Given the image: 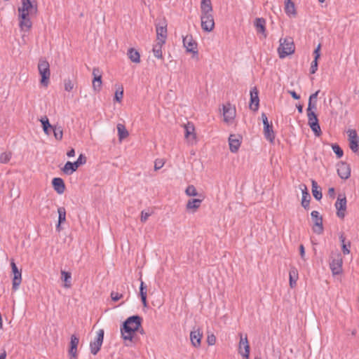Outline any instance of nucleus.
I'll return each instance as SVG.
<instances>
[{
  "label": "nucleus",
  "instance_id": "f257e3e1",
  "mask_svg": "<svg viewBox=\"0 0 359 359\" xmlns=\"http://www.w3.org/2000/svg\"><path fill=\"white\" fill-rule=\"evenodd\" d=\"M142 318L137 315L128 317L121 327V337L127 346H131L136 340L135 332L141 328Z\"/></svg>",
  "mask_w": 359,
  "mask_h": 359
},
{
  "label": "nucleus",
  "instance_id": "f03ea898",
  "mask_svg": "<svg viewBox=\"0 0 359 359\" xmlns=\"http://www.w3.org/2000/svg\"><path fill=\"white\" fill-rule=\"evenodd\" d=\"M38 70L41 76L40 83L47 87L50 82V70L48 62L44 58H40L38 63Z\"/></svg>",
  "mask_w": 359,
  "mask_h": 359
},
{
  "label": "nucleus",
  "instance_id": "7ed1b4c3",
  "mask_svg": "<svg viewBox=\"0 0 359 359\" xmlns=\"http://www.w3.org/2000/svg\"><path fill=\"white\" fill-rule=\"evenodd\" d=\"M294 49V44L292 38H281L280 39V46L278 48L280 58H285L286 56L292 54Z\"/></svg>",
  "mask_w": 359,
  "mask_h": 359
},
{
  "label": "nucleus",
  "instance_id": "20e7f679",
  "mask_svg": "<svg viewBox=\"0 0 359 359\" xmlns=\"http://www.w3.org/2000/svg\"><path fill=\"white\" fill-rule=\"evenodd\" d=\"M343 259L339 252L332 253L330 267L333 275H339L342 272Z\"/></svg>",
  "mask_w": 359,
  "mask_h": 359
},
{
  "label": "nucleus",
  "instance_id": "39448f33",
  "mask_svg": "<svg viewBox=\"0 0 359 359\" xmlns=\"http://www.w3.org/2000/svg\"><path fill=\"white\" fill-rule=\"evenodd\" d=\"M86 163V157L83 154H80L78 159L74 163L67 161L62 168V171L66 175H71L75 172L80 165H83Z\"/></svg>",
  "mask_w": 359,
  "mask_h": 359
},
{
  "label": "nucleus",
  "instance_id": "423d86ee",
  "mask_svg": "<svg viewBox=\"0 0 359 359\" xmlns=\"http://www.w3.org/2000/svg\"><path fill=\"white\" fill-rule=\"evenodd\" d=\"M183 45L186 48L187 52L193 53V57L198 55V43L193 39L192 35L187 34L185 36H183Z\"/></svg>",
  "mask_w": 359,
  "mask_h": 359
},
{
  "label": "nucleus",
  "instance_id": "0eeeda50",
  "mask_svg": "<svg viewBox=\"0 0 359 359\" xmlns=\"http://www.w3.org/2000/svg\"><path fill=\"white\" fill-rule=\"evenodd\" d=\"M262 118L264 124V135L265 138L271 143L275 140V133L273 130L272 123H269L268 118L264 113L262 114Z\"/></svg>",
  "mask_w": 359,
  "mask_h": 359
},
{
  "label": "nucleus",
  "instance_id": "6e6552de",
  "mask_svg": "<svg viewBox=\"0 0 359 359\" xmlns=\"http://www.w3.org/2000/svg\"><path fill=\"white\" fill-rule=\"evenodd\" d=\"M18 13H22V15L36 13V0H22V6L18 8Z\"/></svg>",
  "mask_w": 359,
  "mask_h": 359
},
{
  "label": "nucleus",
  "instance_id": "1a4fd4ad",
  "mask_svg": "<svg viewBox=\"0 0 359 359\" xmlns=\"http://www.w3.org/2000/svg\"><path fill=\"white\" fill-rule=\"evenodd\" d=\"M308 124L314 134L319 137L322 134V131L319 125L317 115L315 112L307 113Z\"/></svg>",
  "mask_w": 359,
  "mask_h": 359
},
{
  "label": "nucleus",
  "instance_id": "9d476101",
  "mask_svg": "<svg viewBox=\"0 0 359 359\" xmlns=\"http://www.w3.org/2000/svg\"><path fill=\"white\" fill-rule=\"evenodd\" d=\"M311 218L314 222L312 229L314 233L321 234L323 232V217L319 212L313 210L311 213Z\"/></svg>",
  "mask_w": 359,
  "mask_h": 359
},
{
  "label": "nucleus",
  "instance_id": "9b49d317",
  "mask_svg": "<svg viewBox=\"0 0 359 359\" xmlns=\"http://www.w3.org/2000/svg\"><path fill=\"white\" fill-rule=\"evenodd\" d=\"M349 141V147L353 152L359 155V137L355 130L349 129L347 131Z\"/></svg>",
  "mask_w": 359,
  "mask_h": 359
},
{
  "label": "nucleus",
  "instance_id": "f8f14e48",
  "mask_svg": "<svg viewBox=\"0 0 359 359\" xmlns=\"http://www.w3.org/2000/svg\"><path fill=\"white\" fill-rule=\"evenodd\" d=\"M104 330L100 329L97 332L96 339L90 343V352L92 354L96 355L100 350L104 339Z\"/></svg>",
  "mask_w": 359,
  "mask_h": 359
},
{
  "label": "nucleus",
  "instance_id": "ddd939ff",
  "mask_svg": "<svg viewBox=\"0 0 359 359\" xmlns=\"http://www.w3.org/2000/svg\"><path fill=\"white\" fill-rule=\"evenodd\" d=\"M201 27L205 32H210L215 27L212 13L204 14L201 16Z\"/></svg>",
  "mask_w": 359,
  "mask_h": 359
},
{
  "label": "nucleus",
  "instance_id": "4468645a",
  "mask_svg": "<svg viewBox=\"0 0 359 359\" xmlns=\"http://www.w3.org/2000/svg\"><path fill=\"white\" fill-rule=\"evenodd\" d=\"M335 208L337 210V215L339 218H344L345 216V211L346 210V198L344 195L339 194L335 203Z\"/></svg>",
  "mask_w": 359,
  "mask_h": 359
},
{
  "label": "nucleus",
  "instance_id": "2eb2a0df",
  "mask_svg": "<svg viewBox=\"0 0 359 359\" xmlns=\"http://www.w3.org/2000/svg\"><path fill=\"white\" fill-rule=\"evenodd\" d=\"M79 343V339L75 334L71 336L69 347L68 350V355L69 359H77V347Z\"/></svg>",
  "mask_w": 359,
  "mask_h": 359
},
{
  "label": "nucleus",
  "instance_id": "dca6fc26",
  "mask_svg": "<svg viewBox=\"0 0 359 359\" xmlns=\"http://www.w3.org/2000/svg\"><path fill=\"white\" fill-rule=\"evenodd\" d=\"M238 353L243 355L245 359H249L250 355V345L248 341L247 336L243 338L241 334V339L239 342Z\"/></svg>",
  "mask_w": 359,
  "mask_h": 359
},
{
  "label": "nucleus",
  "instance_id": "f3484780",
  "mask_svg": "<svg viewBox=\"0 0 359 359\" xmlns=\"http://www.w3.org/2000/svg\"><path fill=\"white\" fill-rule=\"evenodd\" d=\"M337 174L344 180L349 178L351 175V168L349 165L344 161H341L337 164Z\"/></svg>",
  "mask_w": 359,
  "mask_h": 359
},
{
  "label": "nucleus",
  "instance_id": "a211bd4d",
  "mask_svg": "<svg viewBox=\"0 0 359 359\" xmlns=\"http://www.w3.org/2000/svg\"><path fill=\"white\" fill-rule=\"evenodd\" d=\"M242 137L238 134L230 135L229 137V149L231 152L236 153L238 151L241 143Z\"/></svg>",
  "mask_w": 359,
  "mask_h": 359
},
{
  "label": "nucleus",
  "instance_id": "6ab92c4d",
  "mask_svg": "<svg viewBox=\"0 0 359 359\" xmlns=\"http://www.w3.org/2000/svg\"><path fill=\"white\" fill-rule=\"evenodd\" d=\"M259 92L257 87H254L250 90V109L254 111H257L259 106Z\"/></svg>",
  "mask_w": 359,
  "mask_h": 359
},
{
  "label": "nucleus",
  "instance_id": "aec40b11",
  "mask_svg": "<svg viewBox=\"0 0 359 359\" xmlns=\"http://www.w3.org/2000/svg\"><path fill=\"white\" fill-rule=\"evenodd\" d=\"M29 15L28 13L22 15V13H19V26L22 31H29L32 27V23L29 18Z\"/></svg>",
  "mask_w": 359,
  "mask_h": 359
},
{
  "label": "nucleus",
  "instance_id": "412c9836",
  "mask_svg": "<svg viewBox=\"0 0 359 359\" xmlns=\"http://www.w3.org/2000/svg\"><path fill=\"white\" fill-rule=\"evenodd\" d=\"M93 88L96 91H100L102 86V72L98 67H94L93 69Z\"/></svg>",
  "mask_w": 359,
  "mask_h": 359
},
{
  "label": "nucleus",
  "instance_id": "4be33fe9",
  "mask_svg": "<svg viewBox=\"0 0 359 359\" xmlns=\"http://www.w3.org/2000/svg\"><path fill=\"white\" fill-rule=\"evenodd\" d=\"M299 189L302 192V205L305 210H309L311 196L309 193L307 187L304 184H302L299 185Z\"/></svg>",
  "mask_w": 359,
  "mask_h": 359
},
{
  "label": "nucleus",
  "instance_id": "5701e85b",
  "mask_svg": "<svg viewBox=\"0 0 359 359\" xmlns=\"http://www.w3.org/2000/svg\"><path fill=\"white\" fill-rule=\"evenodd\" d=\"M223 115L224 120L226 122L233 120L236 116L235 107H231V104L228 103L226 105L223 106Z\"/></svg>",
  "mask_w": 359,
  "mask_h": 359
},
{
  "label": "nucleus",
  "instance_id": "b1692460",
  "mask_svg": "<svg viewBox=\"0 0 359 359\" xmlns=\"http://www.w3.org/2000/svg\"><path fill=\"white\" fill-rule=\"evenodd\" d=\"M156 31L157 35L158 41H163L165 42V39L167 38V24L165 22L162 23V25H156Z\"/></svg>",
  "mask_w": 359,
  "mask_h": 359
},
{
  "label": "nucleus",
  "instance_id": "393cba45",
  "mask_svg": "<svg viewBox=\"0 0 359 359\" xmlns=\"http://www.w3.org/2000/svg\"><path fill=\"white\" fill-rule=\"evenodd\" d=\"M204 196H202L201 198L189 199L186 205L187 210H191L192 212H196V210L200 208Z\"/></svg>",
  "mask_w": 359,
  "mask_h": 359
},
{
  "label": "nucleus",
  "instance_id": "a878e982",
  "mask_svg": "<svg viewBox=\"0 0 359 359\" xmlns=\"http://www.w3.org/2000/svg\"><path fill=\"white\" fill-rule=\"evenodd\" d=\"M52 185L55 191L59 194H63L65 191L64 180L60 177L53 178L52 180Z\"/></svg>",
  "mask_w": 359,
  "mask_h": 359
},
{
  "label": "nucleus",
  "instance_id": "bb28decb",
  "mask_svg": "<svg viewBox=\"0 0 359 359\" xmlns=\"http://www.w3.org/2000/svg\"><path fill=\"white\" fill-rule=\"evenodd\" d=\"M202 337L203 334L200 333V331L198 330L191 332L190 339L192 345L194 347L198 348L201 346Z\"/></svg>",
  "mask_w": 359,
  "mask_h": 359
},
{
  "label": "nucleus",
  "instance_id": "cd10ccee",
  "mask_svg": "<svg viewBox=\"0 0 359 359\" xmlns=\"http://www.w3.org/2000/svg\"><path fill=\"white\" fill-rule=\"evenodd\" d=\"M147 287L144 284V283L141 280L140 285V297L142 301V303L144 307H147L148 304L147 301Z\"/></svg>",
  "mask_w": 359,
  "mask_h": 359
},
{
  "label": "nucleus",
  "instance_id": "c85d7f7f",
  "mask_svg": "<svg viewBox=\"0 0 359 359\" xmlns=\"http://www.w3.org/2000/svg\"><path fill=\"white\" fill-rule=\"evenodd\" d=\"M58 212V223L56 226V229L57 231H60L61 224L66 221V210L64 207H60L57 208Z\"/></svg>",
  "mask_w": 359,
  "mask_h": 359
},
{
  "label": "nucleus",
  "instance_id": "c756f323",
  "mask_svg": "<svg viewBox=\"0 0 359 359\" xmlns=\"http://www.w3.org/2000/svg\"><path fill=\"white\" fill-rule=\"evenodd\" d=\"M201 15L212 13L211 0H201Z\"/></svg>",
  "mask_w": 359,
  "mask_h": 359
},
{
  "label": "nucleus",
  "instance_id": "7c9ffc66",
  "mask_svg": "<svg viewBox=\"0 0 359 359\" xmlns=\"http://www.w3.org/2000/svg\"><path fill=\"white\" fill-rule=\"evenodd\" d=\"M290 286L291 288L296 287L298 280V271L295 267H291L289 272Z\"/></svg>",
  "mask_w": 359,
  "mask_h": 359
},
{
  "label": "nucleus",
  "instance_id": "2f4dec72",
  "mask_svg": "<svg viewBox=\"0 0 359 359\" xmlns=\"http://www.w3.org/2000/svg\"><path fill=\"white\" fill-rule=\"evenodd\" d=\"M127 55L128 58L135 63L140 62V53L135 48H130L128 50Z\"/></svg>",
  "mask_w": 359,
  "mask_h": 359
},
{
  "label": "nucleus",
  "instance_id": "473e14b6",
  "mask_svg": "<svg viewBox=\"0 0 359 359\" xmlns=\"http://www.w3.org/2000/svg\"><path fill=\"white\" fill-rule=\"evenodd\" d=\"M185 137L190 141L196 140V134L194 133V127L190 123L184 126Z\"/></svg>",
  "mask_w": 359,
  "mask_h": 359
},
{
  "label": "nucleus",
  "instance_id": "72a5a7b5",
  "mask_svg": "<svg viewBox=\"0 0 359 359\" xmlns=\"http://www.w3.org/2000/svg\"><path fill=\"white\" fill-rule=\"evenodd\" d=\"M266 20L262 18H257L255 21V26L257 29V32L265 34L266 32Z\"/></svg>",
  "mask_w": 359,
  "mask_h": 359
},
{
  "label": "nucleus",
  "instance_id": "f704fd0d",
  "mask_svg": "<svg viewBox=\"0 0 359 359\" xmlns=\"http://www.w3.org/2000/svg\"><path fill=\"white\" fill-rule=\"evenodd\" d=\"M311 184H312V194H313V197L316 200L320 201L323 196L321 189L318 185L317 182L313 180H312V181H311Z\"/></svg>",
  "mask_w": 359,
  "mask_h": 359
},
{
  "label": "nucleus",
  "instance_id": "c9c22d12",
  "mask_svg": "<svg viewBox=\"0 0 359 359\" xmlns=\"http://www.w3.org/2000/svg\"><path fill=\"white\" fill-rule=\"evenodd\" d=\"M22 282V273L21 271L13 273V278L12 280V289L17 290Z\"/></svg>",
  "mask_w": 359,
  "mask_h": 359
},
{
  "label": "nucleus",
  "instance_id": "e433bc0d",
  "mask_svg": "<svg viewBox=\"0 0 359 359\" xmlns=\"http://www.w3.org/2000/svg\"><path fill=\"white\" fill-rule=\"evenodd\" d=\"M285 11L287 15H296L294 4L292 0H285Z\"/></svg>",
  "mask_w": 359,
  "mask_h": 359
},
{
  "label": "nucleus",
  "instance_id": "4c0bfd02",
  "mask_svg": "<svg viewBox=\"0 0 359 359\" xmlns=\"http://www.w3.org/2000/svg\"><path fill=\"white\" fill-rule=\"evenodd\" d=\"M165 43L163 41H158V42L153 47V52L155 57L157 58H162V46Z\"/></svg>",
  "mask_w": 359,
  "mask_h": 359
},
{
  "label": "nucleus",
  "instance_id": "58836bf2",
  "mask_svg": "<svg viewBox=\"0 0 359 359\" xmlns=\"http://www.w3.org/2000/svg\"><path fill=\"white\" fill-rule=\"evenodd\" d=\"M117 130H118V139L120 141L123 140V139L126 138L129 133L128 130H126L124 125L121 123H118L117 125Z\"/></svg>",
  "mask_w": 359,
  "mask_h": 359
},
{
  "label": "nucleus",
  "instance_id": "ea45409f",
  "mask_svg": "<svg viewBox=\"0 0 359 359\" xmlns=\"http://www.w3.org/2000/svg\"><path fill=\"white\" fill-rule=\"evenodd\" d=\"M52 130L53 131L55 138L57 140H62L63 137L62 128L60 126L54 125Z\"/></svg>",
  "mask_w": 359,
  "mask_h": 359
},
{
  "label": "nucleus",
  "instance_id": "a19ab883",
  "mask_svg": "<svg viewBox=\"0 0 359 359\" xmlns=\"http://www.w3.org/2000/svg\"><path fill=\"white\" fill-rule=\"evenodd\" d=\"M61 274H62V279L65 282V287L67 288L70 287H71L70 280L72 278L71 273L67 272L65 271H62Z\"/></svg>",
  "mask_w": 359,
  "mask_h": 359
},
{
  "label": "nucleus",
  "instance_id": "79ce46f5",
  "mask_svg": "<svg viewBox=\"0 0 359 359\" xmlns=\"http://www.w3.org/2000/svg\"><path fill=\"white\" fill-rule=\"evenodd\" d=\"M185 193L189 196H203L202 194H200L196 191V187L194 185H189L186 190Z\"/></svg>",
  "mask_w": 359,
  "mask_h": 359
},
{
  "label": "nucleus",
  "instance_id": "37998d69",
  "mask_svg": "<svg viewBox=\"0 0 359 359\" xmlns=\"http://www.w3.org/2000/svg\"><path fill=\"white\" fill-rule=\"evenodd\" d=\"M12 156V153L11 151H4L0 153V163H8Z\"/></svg>",
  "mask_w": 359,
  "mask_h": 359
},
{
  "label": "nucleus",
  "instance_id": "c03bdc74",
  "mask_svg": "<svg viewBox=\"0 0 359 359\" xmlns=\"http://www.w3.org/2000/svg\"><path fill=\"white\" fill-rule=\"evenodd\" d=\"M332 148L338 158H340L343 156L344 151H343L342 149L337 144H332Z\"/></svg>",
  "mask_w": 359,
  "mask_h": 359
},
{
  "label": "nucleus",
  "instance_id": "a18cd8bd",
  "mask_svg": "<svg viewBox=\"0 0 359 359\" xmlns=\"http://www.w3.org/2000/svg\"><path fill=\"white\" fill-rule=\"evenodd\" d=\"M123 96V86L119 87L115 92L114 100L121 102Z\"/></svg>",
  "mask_w": 359,
  "mask_h": 359
},
{
  "label": "nucleus",
  "instance_id": "49530a36",
  "mask_svg": "<svg viewBox=\"0 0 359 359\" xmlns=\"http://www.w3.org/2000/svg\"><path fill=\"white\" fill-rule=\"evenodd\" d=\"M65 90L67 92H70L74 88V82L70 79H66L64 80Z\"/></svg>",
  "mask_w": 359,
  "mask_h": 359
},
{
  "label": "nucleus",
  "instance_id": "de8ad7c7",
  "mask_svg": "<svg viewBox=\"0 0 359 359\" xmlns=\"http://www.w3.org/2000/svg\"><path fill=\"white\" fill-rule=\"evenodd\" d=\"M40 121L41 123V126H42V128H51V129L53 128V126H52L50 123H49V120L48 118V117L46 116H44L43 117H41V118L40 119Z\"/></svg>",
  "mask_w": 359,
  "mask_h": 359
},
{
  "label": "nucleus",
  "instance_id": "09e8293b",
  "mask_svg": "<svg viewBox=\"0 0 359 359\" xmlns=\"http://www.w3.org/2000/svg\"><path fill=\"white\" fill-rule=\"evenodd\" d=\"M151 214H152L151 212L142 210L141 212V217H140L141 222L144 223Z\"/></svg>",
  "mask_w": 359,
  "mask_h": 359
},
{
  "label": "nucleus",
  "instance_id": "8fccbe9b",
  "mask_svg": "<svg viewBox=\"0 0 359 359\" xmlns=\"http://www.w3.org/2000/svg\"><path fill=\"white\" fill-rule=\"evenodd\" d=\"M318 60H316V59H314L312 61L311 68H310V74H313L318 70Z\"/></svg>",
  "mask_w": 359,
  "mask_h": 359
},
{
  "label": "nucleus",
  "instance_id": "3c124183",
  "mask_svg": "<svg viewBox=\"0 0 359 359\" xmlns=\"http://www.w3.org/2000/svg\"><path fill=\"white\" fill-rule=\"evenodd\" d=\"M164 164L165 161H163V159H156L154 163V170H158L161 169L164 165Z\"/></svg>",
  "mask_w": 359,
  "mask_h": 359
},
{
  "label": "nucleus",
  "instance_id": "603ef678",
  "mask_svg": "<svg viewBox=\"0 0 359 359\" xmlns=\"http://www.w3.org/2000/svg\"><path fill=\"white\" fill-rule=\"evenodd\" d=\"M316 109V103L313 101L309 100L308 107L306 109V113L314 112L313 110Z\"/></svg>",
  "mask_w": 359,
  "mask_h": 359
},
{
  "label": "nucleus",
  "instance_id": "864d4df0",
  "mask_svg": "<svg viewBox=\"0 0 359 359\" xmlns=\"http://www.w3.org/2000/svg\"><path fill=\"white\" fill-rule=\"evenodd\" d=\"M122 297H123V294H119L118 292H114V291H112L111 292V299L114 302H117L120 299H121Z\"/></svg>",
  "mask_w": 359,
  "mask_h": 359
},
{
  "label": "nucleus",
  "instance_id": "5fc2aeb1",
  "mask_svg": "<svg viewBox=\"0 0 359 359\" xmlns=\"http://www.w3.org/2000/svg\"><path fill=\"white\" fill-rule=\"evenodd\" d=\"M207 342H208V345H210V346L215 344V342H216L215 336L213 334L208 335V338H207Z\"/></svg>",
  "mask_w": 359,
  "mask_h": 359
},
{
  "label": "nucleus",
  "instance_id": "6e6d98bb",
  "mask_svg": "<svg viewBox=\"0 0 359 359\" xmlns=\"http://www.w3.org/2000/svg\"><path fill=\"white\" fill-rule=\"evenodd\" d=\"M350 246H351L350 241H348L346 244L342 245L341 250L344 255H348L350 253V250L348 249V248H350Z\"/></svg>",
  "mask_w": 359,
  "mask_h": 359
},
{
  "label": "nucleus",
  "instance_id": "4d7b16f0",
  "mask_svg": "<svg viewBox=\"0 0 359 359\" xmlns=\"http://www.w3.org/2000/svg\"><path fill=\"white\" fill-rule=\"evenodd\" d=\"M314 59L318 60L320 57V44H318L313 51Z\"/></svg>",
  "mask_w": 359,
  "mask_h": 359
},
{
  "label": "nucleus",
  "instance_id": "13d9d810",
  "mask_svg": "<svg viewBox=\"0 0 359 359\" xmlns=\"http://www.w3.org/2000/svg\"><path fill=\"white\" fill-rule=\"evenodd\" d=\"M318 93H319V90H317L316 93L311 94L309 97V100L313 101V102L316 103Z\"/></svg>",
  "mask_w": 359,
  "mask_h": 359
},
{
  "label": "nucleus",
  "instance_id": "bf43d9fd",
  "mask_svg": "<svg viewBox=\"0 0 359 359\" xmlns=\"http://www.w3.org/2000/svg\"><path fill=\"white\" fill-rule=\"evenodd\" d=\"M288 93L292 96V97L294 100H299L300 98L299 95H298L294 90H288Z\"/></svg>",
  "mask_w": 359,
  "mask_h": 359
},
{
  "label": "nucleus",
  "instance_id": "052dcab7",
  "mask_svg": "<svg viewBox=\"0 0 359 359\" xmlns=\"http://www.w3.org/2000/svg\"><path fill=\"white\" fill-rule=\"evenodd\" d=\"M299 253H300L301 257L302 259H304L305 249H304V245L302 244L300 245V246H299Z\"/></svg>",
  "mask_w": 359,
  "mask_h": 359
},
{
  "label": "nucleus",
  "instance_id": "680f3d73",
  "mask_svg": "<svg viewBox=\"0 0 359 359\" xmlns=\"http://www.w3.org/2000/svg\"><path fill=\"white\" fill-rule=\"evenodd\" d=\"M11 269H12V272L13 273H15V272H18L20 270L18 269L16 264H15V262L13 261L11 262Z\"/></svg>",
  "mask_w": 359,
  "mask_h": 359
},
{
  "label": "nucleus",
  "instance_id": "e2e57ef3",
  "mask_svg": "<svg viewBox=\"0 0 359 359\" xmlns=\"http://www.w3.org/2000/svg\"><path fill=\"white\" fill-rule=\"evenodd\" d=\"M328 195L330 197H332V198H334V195H335V189H334V188H333V187L329 188V189H328Z\"/></svg>",
  "mask_w": 359,
  "mask_h": 359
},
{
  "label": "nucleus",
  "instance_id": "0e129e2a",
  "mask_svg": "<svg viewBox=\"0 0 359 359\" xmlns=\"http://www.w3.org/2000/svg\"><path fill=\"white\" fill-rule=\"evenodd\" d=\"M67 155L68 157H73L75 155V151L74 149H71L70 150H69L67 153Z\"/></svg>",
  "mask_w": 359,
  "mask_h": 359
},
{
  "label": "nucleus",
  "instance_id": "69168bd1",
  "mask_svg": "<svg viewBox=\"0 0 359 359\" xmlns=\"http://www.w3.org/2000/svg\"><path fill=\"white\" fill-rule=\"evenodd\" d=\"M345 240H346V238L344 236V233H341L340 236H339V241L341 243V245H344V244H346L345 243Z\"/></svg>",
  "mask_w": 359,
  "mask_h": 359
},
{
  "label": "nucleus",
  "instance_id": "338daca9",
  "mask_svg": "<svg viewBox=\"0 0 359 359\" xmlns=\"http://www.w3.org/2000/svg\"><path fill=\"white\" fill-rule=\"evenodd\" d=\"M297 109L299 111V113H302L303 112V105L299 104H297Z\"/></svg>",
  "mask_w": 359,
  "mask_h": 359
},
{
  "label": "nucleus",
  "instance_id": "774afa93",
  "mask_svg": "<svg viewBox=\"0 0 359 359\" xmlns=\"http://www.w3.org/2000/svg\"><path fill=\"white\" fill-rule=\"evenodd\" d=\"M6 352L5 350L0 354V359H6Z\"/></svg>",
  "mask_w": 359,
  "mask_h": 359
}]
</instances>
